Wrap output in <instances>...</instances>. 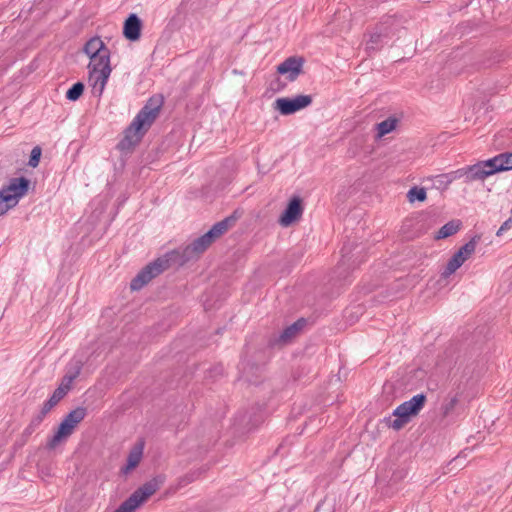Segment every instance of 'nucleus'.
<instances>
[{"instance_id": "f8f14e48", "label": "nucleus", "mask_w": 512, "mask_h": 512, "mask_svg": "<svg viewBox=\"0 0 512 512\" xmlns=\"http://www.w3.org/2000/svg\"><path fill=\"white\" fill-rule=\"evenodd\" d=\"M303 63L304 60L301 57H288L277 66V72L282 75L287 74V78L294 81L302 73Z\"/></svg>"}, {"instance_id": "7c9ffc66", "label": "nucleus", "mask_w": 512, "mask_h": 512, "mask_svg": "<svg viewBox=\"0 0 512 512\" xmlns=\"http://www.w3.org/2000/svg\"><path fill=\"white\" fill-rule=\"evenodd\" d=\"M511 226H512V217H510L508 220H506V221L501 225V227L498 229V231H497L496 235H497V236H501V235H503V233H504L506 230L510 229V228H511Z\"/></svg>"}, {"instance_id": "f3484780", "label": "nucleus", "mask_w": 512, "mask_h": 512, "mask_svg": "<svg viewBox=\"0 0 512 512\" xmlns=\"http://www.w3.org/2000/svg\"><path fill=\"white\" fill-rule=\"evenodd\" d=\"M109 51L108 47L100 37H93L86 42L83 52L90 58Z\"/></svg>"}, {"instance_id": "4be33fe9", "label": "nucleus", "mask_w": 512, "mask_h": 512, "mask_svg": "<svg viewBox=\"0 0 512 512\" xmlns=\"http://www.w3.org/2000/svg\"><path fill=\"white\" fill-rule=\"evenodd\" d=\"M230 221V218H226L216 223L207 233L210 234V237L215 241L228 230Z\"/></svg>"}, {"instance_id": "9d476101", "label": "nucleus", "mask_w": 512, "mask_h": 512, "mask_svg": "<svg viewBox=\"0 0 512 512\" xmlns=\"http://www.w3.org/2000/svg\"><path fill=\"white\" fill-rule=\"evenodd\" d=\"M213 238L207 232L195 239L190 245H187L181 253V263L187 262L193 258L198 257L203 253L212 243Z\"/></svg>"}, {"instance_id": "ddd939ff", "label": "nucleus", "mask_w": 512, "mask_h": 512, "mask_svg": "<svg viewBox=\"0 0 512 512\" xmlns=\"http://www.w3.org/2000/svg\"><path fill=\"white\" fill-rule=\"evenodd\" d=\"M141 21L136 14H131L124 22L123 34L131 41H136L141 35Z\"/></svg>"}, {"instance_id": "5701e85b", "label": "nucleus", "mask_w": 512, "mask_h": 512, "mask_svg": "<svg viewBox=\"0 0 512 512\" xmlns=\"http://www.w3.org/2000/svg\"><path fill=\"white\" fill-rule=\"evenodd\" d=\"M63 390L62 389H56L52 396L43 404L42 409L43 414H48L52 408H54L61 399L64 398Z\"/></svg>"}, {"instance_id": "b1692460", "label": "nucleus", "mask_w": 512, "mask_h": 512, "mask_svg": "<svg viewBox=\"0 0 512 512\" xmlns=\"http://www.w3.org/2000/svg\"><path fill=\"white\" fill-rule=\"evenodd\" d=\"M427 197L426 190L423 187H412L408 193L407 198L410 202H414L415 200L424 201Z\"/></svg>"}, {"instance_id": "a878e982", "label": "nucleus", "mask_w": 512, "mask_h": 512, "mask_svg": "<svg viewBox=\"0 0 512 512\" xmlns=\"http://www.w3.org/2000/svg\"><path fill=\"white\" fill-rule=\"evenodd\" d=\"M84 91V84L81 82L75 83L68 91L66 92V98L70 101H76L80 98Z\"/></svg>"}, {"instance_id": "1a4fd4ad", "label": "nucleus", "mask_w": 512, "mask_h": 512, "mask_svg": "<svg viewBox=\"0 0 512 512\" xmlns=\"http://www.w3.org/2000/svg\"><path fill=\"white\" fill-rule=\"evenodd\" d=\"M493 170V167L487 165L486 160L466 168L459 169L455 173L458 177H464L466 183H470L473 181L486 179L495 173Z\"/></svg>"}, {"instance_id": "a211bd4d", "label": "nucleus", "mask_w": 512, "mask_h": 512, "mask_svg": "<svg viewBox=\"0 0 512 512\" xmlns=\"http://www.w3.org/2000/svg\"><path fill=\"white\" fill-rule=\"evenodd\" d=\"M143 449L144 444L142 442L136 444L131 451L129 452L128 458H127V464L123 471L125 473L129 472L130 470L134 469L138 466L140 463L142 456H143Z\"/></svg>"}, {"instance_id": "393cba45", "label": "nucleus", "mask_w": 512, "mask_h": 512, "mask_svg": "<svg viewBox=\"0 0 512 512\" xmlns=\"http://www.w3.org/2000/svg\"><path fill=\"white\" fill-rule=\"evenodd\" d=\"M476 245L477 239L474 237L458 250V252L461 253L465 261L468 260L471 257V255L475 252Z\"/></svg>"}, {"instance_id": "6ab92c4d", "label": "nucleus", "mask_w": 512, "mask_h": 512, "mask_svg": "<svg viewBox=\"0 0 512 512\" xmlns=\"http://www.w3.org/2000/svg\"><path fill=\"white\" fill-rule=\"evenodd\" d=\"M465 262L464 258L462 257L461 253L458 251L451 257V259L448 261L444 271L442 272V276L444 278L449 277L452 275L458 268H460L463 263Z\"/></svg>"}, {"instance_id": "20e7f679", "label": "nucleus", "mask_w": 512, "mask_h": 512, "mask_svg": "<svg viewBox=\"0 0 512 512\" xmlns=\"http://www.w3.org/2000/svg\"><path fill=\"white\" fill-rule=\"evenodd\" d=\"M180 255L178 251L167 253L163 257H159L153 262L146 265L135 278L132 279L130 287L132 290H140L144 285L150 282L153 278L161 274L169 268L171 261H176Z\"/></svg>"}, {"instance_id": "bb28decb", "label": "nucleus", "mask_w": 512, "mask_h": 512, "mask_svg": "<svg viewBox=\"0 0 512 512\" xmlns=\"http://www.w3.org/2000/svg\"><path fill=\"white\" fill-rule=\"evenodd\" d=\"M83 363L79 359H73L67 368V374L70 375L74 380L79 376L82 370Z\"/></svg>"}, {"instance_id": "aec40b11", "label": "nucleus", "mask_w": 512, "mask_h": 512, "mask_svg": "<svg viewBox=\"0 0 512 512\" xmlns=\"http://www.w3.org/2000/svg\"><path fill=\"white\" fill-rule=\"evenodd\" d=\"M398 123V120L394 117H389L386 120L377 124V136L383 137L386 134L392 132Z\"/></svg>"}, {"instance_id": "39448f33", "label": "nucleus", "mask_w": 512, "mask_h": 512, "mask_svg": "<svg viewBox=\"0 0 512 512\" xmlns=\"http://www.w3.org/2000/svg\"><path fill=\"white\" fill-rule=\"evenodd\" d=\"M86 408L77 407L69 412L60 423L55 434L49 439L47 447L55 449L62 442L66 441L74 432L77 425L85 418Z\"/></svg>"}, {"instance_id": "cd10ccee", "label": "nucleus", "mask_w": 512, "mask_h": 512, "mask_svg": "<svg viewBox=\"0 0 512 512\" xmlns=\"http://www.w3.org/2000/svg\"><path fill=\"white\" fill-rule=\"evenodd\" d=\"M41 157V148L36 146L32 149L29 159V166L35 168L38 166Z\"/></svg>"}, {"instance_id": "423d86ee", "label": "nucleus", "mask_w": 512, "mask_h": 512, "mask_svg": "<svg viewBox=\"0 0 512 512\" xmlns=\"http://www.w3.org/2000/svg\"><path fill=\"white\" fill-rule=\"evenodd\" d=\"M160 487L157 479H152L135 490L114 512H133Z\"/></svg>"}, {"instance_id": "9b49d317", "label": "nucleus", "mask_w": 512, "mask_h": 512, "mask_svg": "<svg viewBox=\"0 0 512 512\" xmlns=\"http://www.w3.org/2000/svg\"><path fill=\"white\" fill-rule=\"evenodd\" d=\"M303 214L302 201L299 197H294L281 214L279 223L283 227H288L301 218Z\"/></svg>"}, {"instance_id": "f03ea898", "label": "nucleus", "mask_w": 512, "mask_h": 512, "mask_svg": "<svg viewBox=\"0 0 512 512\" xmlns=\"http://www.w3.org/2000/svg\"><path fill=\"white\" fill-rule=\"evenodd\" d=\"M88 68V83L95 96H101L112 72L110 66V50L90 57Z\"/></svg>"}, {"instance_id": "6e6552de", "label": "nucleus", "mask_w": 512, "mask_h": 512, "mask_svg": "<svg viewBox=\"0 0 512 512\" xmlns=\"http://www.w3.org/2000/svg\"><path fill=\"white\" fill-rule=\"evenodd\" d=\"M312 103L310 95H297L294 98H278L274 102V109L282 115H291L301 109L308 107Z\"/></svg>"}, {"instance_id": "4468645a", "label": "nucleus", "mask_w": 512, "mask_h": 512, "mask_svg": "<svg viewBox=\"0 0 512 512\" xmlns=\"http://www.w3.org/2000/svg\"><path fill=\"white\" fill-rule=\"evenodd\" d=\"M388 37L389 34L386 27H377L375 31L370 34L369 39L366 42V49L368 51L379 50Z\"/></svg>"}, {"instance_id": "412c9836", "label": "nucleus", "mask_w": 512, "mask_h": 512, "mask_svg": "<svg viewBox=\"0 0 512 512\" xmlns=\"http://www.w3.org/2000/svg\"><path fill=\"white\" fill-rule=\"evenodd\" d=\"M460 228V223L458 221H450L443 225L440 230L437 232L435 238L436 239H444L449 236L454 235Z\"/></svg>"}, {"instance_id": "7ed1b4c3", "label": "nucleus", "mask_w": 512, "mask_h": 512, "mask_svg": "<svg viewBox=\"0 0 512 512\" xmlns=\"http://www.w3.org/2000/svg\"><path fill=\"white\" fill-rule=\"evenodd\" d=\"M425 403L426 396L424 394H417L394 409L392 416L395 418L390 416L385 418L384 421L389 428L398 431L408 424L412 417L419 414Z\"/></svg>"}, {"instance_id": "473e14b6", "label": "nucleus", "mask_w": 512, "mask_h": 512, "mask_svg": "<svg viewBox=\"0 0 512 512\" xmlns=\"http://www.w3.org/2000/svg\"><path fill=\"white\" fill-rule=\"evenodd\" d=\"M456 404H457V399L456 398H452L450 400V402L443 407L444 414L448 415L450 413V411L453 410V408L455 407Z\"/></svg>"}, {"instance_id": "0eeeda50", "label": "nucleus", "mask_w": 512, "mask_h": 512, "mask_svg": "<svg viewBox=\"0 0 512 512\" xmlns=\"http://www.w3.org/2000/svg\"><path fill=\"white\" fill-rule=\"evenodd\" d=\"M30 181L25 177L12 178L7 186L1 188L2 200L16 206L19 200L28 192Z\"/></svg>"}, {"instance_id": "2f4dec72", "label": "nucleus", "mask_w": 512, "mask_h": 512, "mask_svg": "<svg viewBox=\"0 0 512 512\" xmlns=\"http://www.w3.org/2000/svg\"><path fill=\"white\" fill-rule=\"evenodd\" d=\"M314 512H334V508L331 505L320 503L317 505Z\"/></svg>"}, {"instance_id": "2eb2a0df", "label": "nucleus", "mask_w": 512, "mask_h": 512, "mask_svg": "<svg viewBox=\"0 0 512 512\" xmlns=\"http://www.w3.org/2000/svg\"><path fill=\"white\" fill-rule=\"evenodd\" d=\"M487 165L493 167L495 173L512 169V152L501 153L487 160Z\"/></svg>"}, {"instance_id": "c85d7f7f", "label": "nucleus", "mask_w": 512, "mask_h": 512, "mask_svg": "<svg viewBox=\"0 0 512 512\" xmlns=\"http://www.w3.org/2000/svg\"><path fill=\"white\" fill-rule=\"evenodd\" d=\"M73 381L74 379L66 373L57 389H62L63 394L66 395L70 391Z\"/></svg>"}, {"instance_id": "f257e3e1", "label": "nucleus", "mask_w": 512, "mask_h": 512, "mask_svg": "<svg viewBox=\"0 0 512 512\" xmlns=\"http://www.w3.org/2000/svg\"><path fill=\"white\" fill-rule=\"evenodd\" d=\"M163 100L160 97H151L134 117L124 131V137L119 142L120 150H130L143 138L144 134L157 119Z\"/></svg>"}, {"instance_id": "c756f323", "label": "nucleus", "mask_w": 512, "mask_h": 512, "mask_svg": "<svg viewBox=\"0 0 512 512\" xmlns=\"http://www.w3.org/2000/svg\"><path fill=\"white\" fill-rule=\"evenodd\" d=\"M46 415L47 414H43V410H41L40 413L31 420V423L26 428V432L29 434L32 433L34 428H36L37 426H39L41 424V422L46 417Z\"/></svg>"}, {"instance_id": "dca6fc26", "label": "nucleus", "mask_w": 512, "mask_h": 512, "mask_svg": "<svg viewBox=\"0 0 512 512\" xmlns=\"http://www.w3.org/2000/svg\"><path fill=\"white\" fill-rule=\"evenodd\" d=\"M306 325V320L301 318L291 324L290 326L286 327L282 333L280 334L278 338V342L281 344H287L292 339H294L299 332L303 329V327Z\"/></svg>"}]
</instances>
